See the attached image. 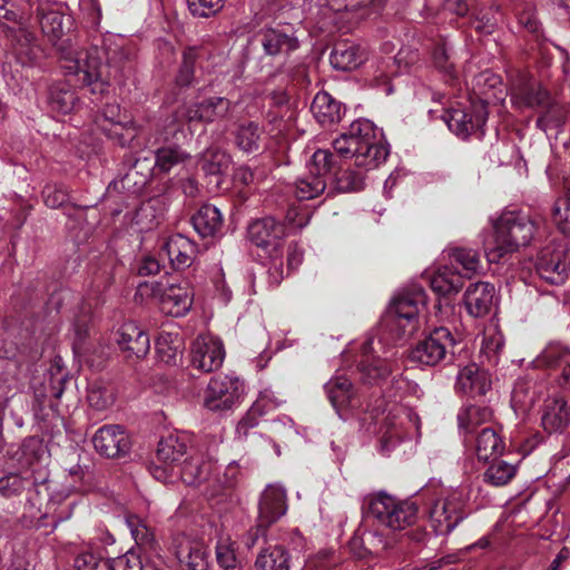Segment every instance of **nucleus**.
Returning <instances> with one entry per match:
<instances>
[{"mask_svg": "<svg viewBox=\"0 0 570 570\" xmlns=\"http://www.w3.org/2000/svg\"><path fill=\"white\" fill-rule=\"evenodd\" d=\"M40 28L61 53L62 68L68 75L81 76L79 80L91 88L92 94H104L111 79L120 72L118 63L125 57L121 51L110 56L98 47L75 49L69 38H65L70 28V18L53 8H41Z\"/></svg>", "mask_w": 570, "mask_h": 570, "instance_id": "1", "label": "nucleus"}, {"mask_svg": "<svg viewBox=\"0 0 570 570\" xmlns=\"http://www.w3.org/2000/svg\"><path fill=\"white\" fill-rule=\"evenodd\" d=\"M333 148L342 158L352 159L356 167L364 170L376 168L389 156L374 124L367 119L353 121L348 131L333 141Z\"/></svg>", "mask_w": 570, "mask_h": 570, "instance_id": "2", "label": "nucleus"}, {"mask_svg": "<svg viewBox=\"0 0 570 570\" xmlns=\"http://www.w3.org/2000/svg\"><path fill=\"white\" fill-rule=\"evenodd\" d=\"M537 229V223L520 212L503 213L493 225V233L484 242V252L489 263H499L507 254L517 252L530 243Z\"/></svg>", "mask_w": 570, "mask_h": 570, "instance_id": "3", "label": "nucleus"}, {"mask_svg": "<svg viewBox=\"0 0 570 570\" xmlns=\"http://www.w3.org/2000/svg\"><path fill=\"white\" fill-rule=\"evenodd\" d=\"M234 109L233 102L225 97H209L202 101L184 104L171 110L163 119V129L168 137L184 130L187 126L191 131L193 127L199 124H213L227 119Z\"/></svg>", "mask_w": 570, "mask_h": 570, "instance_id": "4", "label": "nucleus"}, {"mask_svg": "<svg viewBox=\"0 0 570 570\" xmlns=\"http://www.w3.org/2000/svg\"><path fill=\"white\" fill-rule=\"evenodd\" d=\"M0 26L9 32L13 52L21 65H32L40 57L41 49L29 29L26 13L7 8L6 0H0Z\"/></svg>", "mask_w": 570, "mask_h": 570, "instance_id": "5", "label": "nucleus"}, {"mask_svg": "<svg viewBox=\"0 0 570 570\" xmlns=\"http://www.w3.org/2000/svg\"><path fill=\"white\" fill-rule=\"evenodd\" d=\"M425 306L422 291L395 297L386 311L384 323L396 338L413 335L420 326L419 316Z\"/></svg>", "mask_w": 570, "mask_h": 570, "instance_id": "6", "label": "nucleus"}, {"mask_svg": "<svg viewBox=\"0 0 570 570\" xmlns=\"http://www.w3.org/2000/svg\"><path fill=\"white\" fill-rule=\"evenodd\" d=\"M465 494L458 489L442 490L429 505V520L433 531L439 534H449L466 518Z\"/></svg>", "mask_w": 570, "mask_h": 570, "instance_id": "7", "label": "nucleus"}, {"mask_svg": "<svg viewBox=\"0 0 570 570\" xmlns=\"http://www.w3.org/2000/svg\"><path fill=\"white\" fill-rule=\"evenodd\" d=\"M370 512L381 525L402 531L416 522L419 508L413 501L380 493L371 500Z\"/></svg>", "mask_w": 570, "mask_h": 570, "instance_id": "8", "label": "nucleus"}, {"mask_svg": "<svg viewBox=\"0 0 570 570\" xmlns=\"http://www.w3.org/2000/svg\"><path fill=\"white\" fill-rule=\"evenodd\" d=\"M188 436L186 434H168L158 443L157 459L153 476L163 482L171 483L178 478L177 469L183 463L181 459L187 454Z\"/></svg>", "mask_w": 570, "mask_h": 570, "instance_id": "9", "label": "nucleus"}, {"mask_svg": "<svg viewBox=\"0 0 570 570\" xmlns=\"http://www.w3.org/2000/svg\"><path fill=\"white\" fill-rule=\"evenodd\" d=\"M244 393L243 382L233 375L219 374L213 376L204 396V406L210 411L232 409Z\"/></svg>", "mask_w": 570, "mask_h": 570, "instance_id": "10", "label": "nucleus"}, {"mask_svg": "<svg viewBox=\"0 0 570 570\" xmlns=\"http://www.w3.org/2000/svg\"><path fill=\"white\" fill-rule=\"evenodd\" d=\"M454 344L455 340L450 330L438 327L415 345L410 353V358L420 365L435 366L446 358Z\"/></svg>", "mask_w": 570, "mask_h": 570, "instance_id": "11", "label": "nucleus"}, {"mask_svg": "<svg viewBox=\"0 0 570 570\" xmlns=\"http://www.w3.org/2000/svg\"><path fill=\"white\" fill-rule=\"evenodd\" d=\"M23 454L28 456L32 454V459H27V470L23 475L18 473H9L0 478V494L4 498H12L20 495L28 484L42 483L46 481L47 473L43 466L39 463V455L36 449L31 445H24Z\"/></svg>", "mask_w": 570, "mask_h": 570, "instance_id": "12", "label": "nucleus"}, {"mask_svg": "<svg viewBox=\"0 0 570 570\" xmlns=\"http://www.w3.org/2000/svg\"><path fill=\"white\" fill-rule=\"evenodd\" d=\"M155 293L159 296L161 311L167 315L181 317L191 308L194 292L186 279L158 284Z\"/></svg>", "mask_w": 570, "mask_h": 570, "instance_id": "13", "label": "nucleus"}, {"mask_svg": "<svg viewBox=\"0 0 570 570\" xmlns=\"http://www.w3.org/2000/svg\"><path fill=\"white\" fill-rule=\"evenodd\" d=\"M224 358L222 341L210 334L198 335L190 346V364L202 372L208 373L219 368Z\"/></svg>", "mask_w": 570, "mask_h": 570, "instance_id": "14", "label": "nucleus"}, {"mask_svg": "<svg viewBox=\"0 0 570 570\" xmlns=\"http://www.w3.org/2000/svg\"><path fill=\"white\" fill-rule=\"evenodd\" d=\"M215 470L216 463L210 456L199 451H193L177 469V479L194 487L208 484V488L212 489Z\"/></svg>", "mask_w": 570, "mask_h": 570, "instance_id": "15", "label": "nucleus"}, {"mask_svg": "<svg viewBox=\"0 0 570 570\" xmlns=\"http://www.w3.org/2000/svg\"><path fill=\"white\" fill-rule=\"evenodd\" d=\"M326 395L332 406L343 420L358 407L360 400L352 382L344 374L334 375L324 385Z\"/></svg>", "mask_w": 570, "mask_h": 570, "instance_id": "16", "label": "nucleus"}, {"mask_svg": "<svg viewBox=\"0 0 570 570\" xmlns=\"http://www.w3.org/2000/svg\"><path fill=\"white\" fill-rule=\"evenodd\" d=\"M95 450L102 456L115 459L128 453L131 442L127 432L116 424L104 425L92 436Z\"/></svg>", "mask_w": 570, "mask_h": 570, "instance_id": "17", "label": "nucleus"}, {"mask_svg": "<svg viewBox=\"0 0 570 570\" xmlns=\"http://www.w3.org/2000/svg\"><path fill=\"white\" fill-rule=\"evenodd\" d=\"M488 118L485 106L481 102L473 106V114L462 109H451L444 116L449 129L461 138L482 129Z\"/></svg>", "mask_w": 570, "mask_h": 570, "instance_id": "18", "label": "nucleus"}, {"mask_svg": "<svg viewBox=\"0 0 570 570\" xmlns=\"http://www.w3.org/2000/svg\"><path fill=\"white\" fill-rule=\"evenodd\" d=\"M287 510L285 489L279 484H269L261 495L258 505V525L267 528Z\"/></svg>", "mask_w": 570, "mask_h": 570, "instance_id": "19", "label": "nucleus"}, {"mask_svg": "<svg viewBox=\"0 0 570 570\" xmlns=\"http://www.w3.org/2000/svg\"><path fill=\"white\" fill-rule=\"evenodd\" d=\"M115 341L128 357H144L150 348L148 334L135 322L124 323L116 332Z\"/></svg>", "mask_w": 570, "mask_h": 570, "instance_id": "20", "label": "nucleus"}, {"mask_svg": "<svg viewBox=\"0 0 570 570\" xmlns=\"http://www.w3.org/2000/svg\"><path fill=\"white\" fill-rule=\"evenodd\" d=\"M175 554L189 570H207L209 551L204 541L181 535L176 539Z\"/></svg>", "mask_w": 570, "mask_h": 570, "instance_id": "21", "label": "nucleus"}, {"mask_svg": "<svg viewBox=\"0 0 570 570\" xmlns=\"http://www.w3.org/2000/svg\"><path fill=\"white\" fill-rule=\"evenodd\" d=\"M171 267L184 271L190 267L197 258L198 246L183 234H175L167 238L163 246Z\"/></svg>", "mask_w": 570, "mask_h": 570, "instance_id": "22", "label": "nucleus"}, {"mask_svg": "<svg viewBox=\"0 0 570 570\" xmlns=\"http://www.w3.org/2000/svg\"><path fill=\"white\" fill-rule=\"evenodd\" d=\"M495 302V288L488 282L470 284L464 293V305L470 315L482 317L490 313Z\"/></svg>", "mask_w": 570, "mask_h": 570, "instance_id": "23", "label": "nucleus"}, {"mask_svg": "<svg viewBox=\"0 0 570 570\" xmlns=\"http://www.w3.org/2000/svg\"><path fill=\"white\" fill-rule=\"evenodd\" d=\"M285 236L284 225L277 223L273 217L257 219L248 226V237L258 247H277L279 240Z\"/></svg>", "mask_w": 570, "mask_h": 570, "instance_id": "24", "label": "nucleus"}, {"mask_svg": "<svg viewBox=\"0 0 570 570\" xmlns=\"http://www.w3.org/2000/svg\"><path fill=\"white\" fill-rule=\"evenodd\" d=\"M373 341H367L363 346V360L360 362L358 370L362 381L370 385L385 384L391 368L386 360L375 357L372 354Z\"/></svg>", "mask_w": 570, "mask_h": 570, "instance_id": "25", "label": "nucleus"}, {"mask_svg": "<svg viewBox=\"0 0 570 570\" xmlns=\"http://www.w3.org/2000/svg\"><path fill=\"white\" fill-rule=\"evenodd\" d=\"M541 423L548 433L564 431L570 424V407L562 397H550L546 400Z\"/></svg>", "mask_w": 570, "mask_h": 570, "instance_id": "26", "label": "nucleus"}, {"mask_svg": "<svg viewBox=\"0 0 570 570\" xmlns=\"http://www.w3.org/2000/svg\"><path fill=\"white\" fill-rule=\"evenodd\" d=\"M100 129L111 139L125 144L134 136L132 121H122L119 115V106L110 105L104 109L102 119L99 121Z\"/></svg>", "mask_w": 570, "mask_h": 570, "instance_id": "27", "label": "nucleus"}, {"mask_svg": "<svg viewBox=\"0 0 570 570\" xmlns=\"http://www.w3.org/2000/svg\"><path fill=\"white\" fill-rule=\"evenodd\" d=\"M460 391L473 396L484 395L491 387L489 374L476 364H469L460 370L456 379Z\"/></svg>", "mask_w": 570, "mask_h": 570, "instance_id": "28", "label": "nucleus"}, {"mask_svg": "<svg viewBox=\"0 0 570 570\" xmlns=\"http://www.w3.org/2000/svg\"><path fill=\"white\" fill-rule=\"evenodd\" d=\"M539 275L550 284H562L567 278L568 264L562 252H543L538 261Z\"/></svg>", "mask_w": 570, "mask_h": 570, "instance_id": "29", "label": "nucleus"}, {"mask_svg": "<svg viewBox=\"0 0 570 570\" xmlns=\"http://www.w3.org/2000/svg\"><path fill=\"white\" fill-rule=\"evenodd\" d=\"M185 343L177 332L163 331L156 340V354L160 362L177 365L181 362Z\"/></svg>", "mask_w": 570, "mask_h": 570, "instance_id": "30", "label": "nucleus"}, {"mask_svg": "<svg viewBox=\"0 0 570 570\" xmlns=\"http://www.w3.org/2000/svg\"><path fill=\"white\" fill-rule=\"evenodd\" d=\"M430 286L438 295L456 294L463 286V276L449 266H441L429 275Z\"/></svg>", "mask_w": 570, "mask_h": 570, "instance_id": "31", "label": "nucleus"}, {"mask_svg": "<svg viewBox=\"0 0 570 570\" xmlns=\"http://www.w3.org/2000/svg\"><path fill=\"white\" fill-rule=\"evenodd\" d=\"M262 406L261 402H254L244 417L238 422L236 426L237 438L240 440L248 441V445L253 450H264L265 446H261L259 441L263 439V434L255 431V429L259 425V420L263 416L259 413V409Z\"/></svg>", "mask_w": 570, "mask_h": 570, "instance_id": "32", "label": "nucleus"}, {"mask_svg": "<svg viewBox=\"0 0 570 570\" xmlns=\"http://www.w3.org/2000/svg\"><path fill=\"white\" fill-rule=\"evenodd\" d=\"M259 37L265 53L269 56L287 53L297 48V40L279 29H264Z\"/></svg>", "mask_w": 570, "mask_h": 570, "instance_id": "33", "label": "nucleus"}, {"mask_svg": "<svg viewBox=\"0 0 570 570\" xmlns=\"http://www.w3.org/2000/svg\"><path fill=\"white\" fill-rule=\"evenodd\" d=\"M311 110L321 125L334 124L342 117L341 104L325 91L314 97Z\"/></svg>", "mask_w": 570, "mask_h": 570, "instance_id": "34", "label": "nucleus"}, {"mask_svg": "<svg viewBox=\"0 0 570 570\" xmlns=\"http://www.w3.org/2000/svg\"><path fill=\"white\" fill-rule=\"evenodd\" d=\"M195 230L202 237L214 236L222 227L223 216L214 205H204L191 218Z\"/></svg>", "mask_w": 570, "mask_h": 570, "instance_id": "35", "label": "nucleus"}, {"mask_svg": "<svg viewBox=\"0 0 570 570\" xmlns=\"http://www.w3.org/2000/svg\"><path fill=\"white\" fill-rule=\"evenodd\" d=\"M474 450L480 461H488L503 453L504 442L493 429L483 428L476 434Z\"/></svg>", "mask_w": 570, "mask_h": 570, "instance_id": "36", "label": "nucleus"}, {"mask_svg": "<svg viewBox=\"0 0 570 570\" xmlns=\"http://www.w3.org/2000/svg\"><path fill=\"white\" fill-rule=\"evenodd\" d=\"M363 61L360 48L353 43L341 42L335 45L331 53V63L338 70H352Z\"/></svg>", "mask_w": 570, "mask_h": 570, "instance_id": "37", "label": "nucleus"}, {"mask_svg": "<svg viewBox=\"0 0 570 570\" xmlns=\"http://www.w3.org/2000/svg\"><path fill=\"white\" fill-rule=\"evenodd\" d=\"M76 92L68 85H57L50 90L49 107L57 116H66L77 107Z\"/></svg>", "mask_w": 570, "mask_h": 570, "instance_id": "38", "label": "nucleus"}, {"mask_svg": "<svg viewBox=\"0 0 570 570\" xmlns=\"http://www.w3.org/2000/svg\"><path fill=\"white\" fill-rule=\"evenodd\" d=\"M291 556L282 547L263 550L256 558L255 570H289Z\"/></svg>", "mask_w": 570, "mask_h": 570, "instance_id": "39", "label": "nucleus"}, {"mask_svg": "<svg viewBox=\"0 0 570 570\" xmlns=\"http://www.w3.org/2000/svg\"><path fill=\"white\" fill-rule=\"evenodd\" d=\"M232 159L224 150L217 147H210L200 158L203 171L208 176H219L228 171Z\"/></svg>", "mask_w": 570, "mask_h": 570, "instance_id": "40", "label": "nucleus"}, {"mask_svg": "<svg viewBox=\"0 0 570 570\" xmlns=\"http://www.w3.org/2000/svg\"><path fill=\"white\" fill-rule=\"evenodd\" d=\"M235 144L245 153H254L259 149L263 130L254 121H246L235 130Z\"/></svg>", "mask_w": 570, "mask_h": 570, "instance_id": "41", "label": "nucleus"}, {"mask_svg": "<svg viewBox=\"0 0 570 570\" xmlns=\"http://www.w3.org/2000/svg\"><path fill=\"white\" fill-rule=\"evenodd\" d=\"M451 263L460 265L466 277L476 274L481 268L479 254L472 248L449 247L444 250Z\"/></svg>", "mask_w": 570, "mask_h": 570, "instance_id": "42", "label": "nucleus"}, {"mask_svg": "<svg viewBox=\"0 0 570 570\" xmlns=\"http://www.w3.org/2000/svg\"><path fill=\"white\" fill-rule=\"evenodd\" d=\"M215 559L222 570H236L240 566L237 543L229 537H220L215 547Z\"/></svg>", "mask_w": 570, "mask_h": 570, "instance_id": "43", "label": "nucleus"}, {"mask_svg": "<svg viewBox=\"0 0 570 570\" xmlns=\"http://www.w3.org/2000/svg\"><path fill=\"white\" fill-rule=\"evenodd\" d=\"M204 55V50L197 47H189L183 52V61L175 78L178 87H189L195 79V65Z\"/></svg>", "mask_w": 570, "mask_h": 570, "instance_id": "44", "label": "nucleus"}, {"mask_svg": "<svg viewBox=\"0 0 570 570\" xmlns=\"http://www.w3.org/2000/svg\"><path fill=\"white\" fill-rule=\"evenodd\" d=\"M155 169L168 173L176 166L189 159V155L178 147H163L156 151Z\"/></svg>", "mask_w": 570, "mask_h": 570, "instance_id": "45", "label": "nucleus"}, {"mask_svg": "<svg viewBox=\"0 0 570 570\" xmlns=\"http://www.w3.org/2000/svg\"><path fill=\"white\" fill-rule=\"evenodd\" d=\"M326 187L324 177L314 176L309 173L298 178L295 183V194L302 200H308L321 195Z\"/></svg>", "mask_w": 570, "mask_h": 570, "instance_id": "46", "label": "nucleus"}, {"mask_svg": "<svg viewBox=\"0 0 570 570\" xmlns=\"http://www.w3.org/2000/svg\"><path fill=\"white\" fill-rule=\"evenodd\" d=\"M517 466L505 461H495L487 469L484 480L494 487L508 484L515 475Z\"/></svg>", "mask_w": 570, "mask_h": 570, "instance_id": "47", "label": "nucleus"}, {"mask_svg": "<svg viewBox=\"0 0 570 570\" xmlns=\"http://www.w3.org/2000/svg\"><path fill=\"white\" fill-rule=\"evenodd\" d=\"M534 391L529 382L518 381L514 384L511 404L515 412L524 413L534 404Z\"/></svg>", "mask_w": 570, "mask_h": 570, "instance_id": "48", "label": "nucleus"}, {"mask_svg": "<svg viewBox=\"0 0 570 570\" xmlns=\"http://www.w3.org/2000/svg\"><path fill=\"white\" fill-rule=\"evenodd\" d=\"M491 419V411L487 407L476 405L469 406L461 411L458 415L460 428L466 432H472L479 424Z\"/></svg>", "mask_w": 570, "mask_h": 570, "instance_id": "49", "label": "nucleus"}, {"mask_svg": "<svg viewBox=\"0 0 570 570\" xmlns=\"http://www.w3.org/2000/svg\"><path fill=\"white\" fill-rule=\"evenodd\" d=\"M512 100L520 107H537L547 102L548 92L539 83H531L520 89Z\"/></svg>", "mask_w": 570, "mask_h": 570, "instance_id": "50", "label": "nucleus"}, {"mask_svg": "<svg viewBox=\"0 0 570 570\" xmlns=\"http://www.w3.org/2000/svg\"><path fill=\"white\" fill-rule=\"evenodd\" d=\"M335 166L333 155L328 149H318L314 151L311 160L307 163V170L311 175L324 177L331 175Z\"/></svg>", "mask_w": 570, "mask_h": 570, "instance_id": "51", "label": "nucleus"}, {"mask_svg": "<svg viewBox=\"0 0 570 570\" xmlns=\"http://www.w3.org/2000/svg\"><path fill=\"white\" fill-rule=\"evenodd\" d=\"M570 362V351L559 343H550L537 357L538 366H556Z\"/></svg>", "mask_w": 570, "mask_h": 570, "instance_id": "52", "label": "nucleus"}, {"mask_svg": "<svg viewBox=\"0 0 570 570\" xmlns=\"http://www.w3.org/2000/svg\"><path fill=\"white\" fill-rule=\"evenodd\" d=\"M87 399L92 409L105 411L114 404L115 392L109 386L92 384L88 390Z\"/></svg>", "mask_w": 570, "mask_h": 570, "instance_id": "53", "label": "nucleus"}, {"mask_svg": "<svg viewBox=\"0 0 570 570\" xmlns=\"http://www.w3.org/2000/svg\"><path fill=\"white\" fill-rule=\"evenodd\" d=\"M504 345V337L497 327H489L484 331L481 352L492 363L498 362V354Z\"/></svg>", "mask_w": 570, "mask_h": 570, "instance_id": "54", "label": "nucleus"}, {"mask_svg": "<svg viewBox=\"0 0 570 570\" xmlns=\"http://www.w3.org/2000/svg\"><path fill=\"white\" fill-rule=\"evenodd\" d=\"M387 386L384 392L389 397H403L405 395L419 396L420 387L416 383L403 377L402 375L393 376L391 381H386Z\"/></svg>", "mask_w": 570, "mask_h": 570, "instance_id": "55", "label": "nucleus"}, {"mask_svg": "<svg viewBox=\"0 0 570 570\" xmlns=\"http://www.w3.org/2000/svg\"><path fill=\"white\" fill-rule=\"evenodd\" d=\"M126 524L138 546L150 547L153 544L154 533L140 518L130 515L126 519Z\"/></svg>", "mask_w": 570, "mask_h": 570, "instance_id": "56", "label": "nucleus"}, {"mask_svg": "<svg viewBox=\"0 0 570 570\" xmlns=\"http://www.w3.org/2000/svg\"><path fill=\"white\" fill-rule=\"evenodd\" d=\"M393 410H389V414L385 419V431L382 435V451H390V449L405 438V433L403 432V422L394 423L391 419Z\"/></svg>", "mask_w": 570, "mask_h": 570, "instance_id": "57", "label": "nucleus"}, {"mask_svg": "<svg viewBox=\"0 0 570 570\" xmlns=\"http://www.w3.org/2000/svg\"><path fill=\"white\" fill-rule=\"evenodd\" d=\"M73 570H109V560L92 551H83L75 558Z\"/></svg>", "mask_w": 570, "mask_h": 570, "instance_id": "58", "label": "nucleus"}, {"mask_svg": "<svg viewBox=\"0 0 570 570\" xmlns=\"http://www.w3.org/2000/svg\"><path fill=\"white\" fill-rule=\"evenodd\" d=\"M553 219L559 230L570 236V187L566 198L558 199L553 208Z\"/></svg>", "mask_w": 570, "mask_h": 570, "instance_id": "59", "label": "nucleus"}, {"mask_svg": "<svg viewBox=\"0 0 570 570\" xmlns=\"http://www.w3.org/2000/svg\"><path fill=\"white\" fill-rule=\"evenodd\" d=\"M338 559L330 550L320 551L309 557L303 570H337Z\"/></svg>", "mask_w": 570, "mask_h": 570, "instance_id": "60", "label": "nucleus"}, {"mask_svg": "<svg viewBox=\"0 0 570 570\" xmlns=\"http://www.w3.org/2000/svg\"><path fill=\"white\" fill-rule=\"evenodd\" d=\"M189 11L195 17L207 18L223 8V0H187Z\"/></svg>", "mask_w": 570, "mask_h": 570, "instance_id": "61", "label": "nucleus"}, {"mask_svg": "<svg viewBox=\"0 0 570 570\" xmlns=\"http://www.w3.org/2000/svg\"><path fill=\"white\" fill-rule=\"evenodd\" d=\"M109 570H142L140 557L130 549L122 556L109 560Z\"/></svg>", "mask_w": 570, "mask_h": 570, "instance_id": "62", "label": "nucleus"}, {"mask_svg": "<svg viewBox=\"0 0 570 570\" xmlns=\"http://www.w3.org/2000/svg\"><path fill=\"white\" fill-rule=\"evenodd\" d=\"M433 63L446 77V81L455 79V69L444 46L436 47L433 52Z\"/></svg>", "mask_w": 570, "mask_h": 570, "instance_id": "63", "label": "nucleus"}, {"mask_svg": "<svg viewBox=\"0 0 570 570\" xmlns=\"http://www.w3.org/2000/svg\"><path fill=\"white\" fill-rule=\"evenodd\" d=\"M239 474H240V466H239L238 462L232 461L225 468L223 476L214 473L213 485H212L213 492L216 491L220 487L234 485V483L237 481Z\"/></svg>", "mask_w": 570, "mask_h": 570, "instance_id": "64", "label": "nucleus"}]
</instances>
